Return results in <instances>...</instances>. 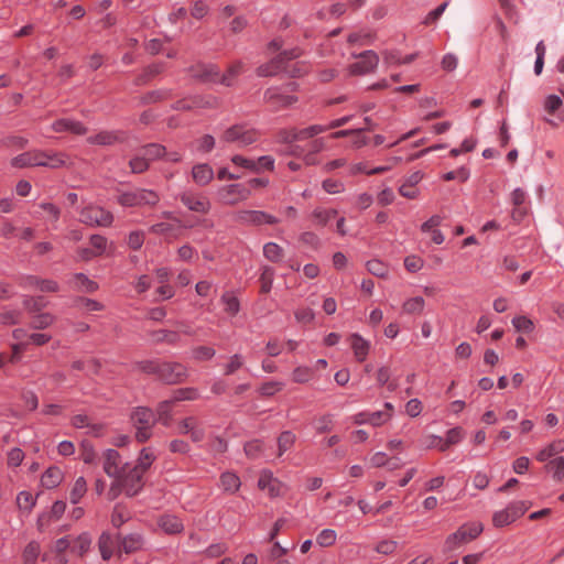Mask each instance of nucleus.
<instances>
[{"mask_svg": "<svg viewBox=\"0 0 564 564\" xmlns=\"http://www.w3.org/2000/svg\"><path fill=\"white\" fill-rule=\"evenodd\" d=\"M135 367L142 373L154 376L160 382L167 386L183 383L188 377V369L177 361L141 360Z\"/></svg>", "mask_w": 564, "mask_h": 564, "instance_id": "obj_1", "label": "nucleus"}, {"mask_svg": "<svg viewBox=\"0 0 564 564\" xmlns=\"http://www.w3.org/2000/svg\"><path fill=\"white\" fill-rule=\"evenodd\" d=\"M130 417L137 429L135 440L139 443L148 441L151 437V427L156 423L153 410L148 406H138L132 411Z\"/></svg>", "mask_w": 564, "mask_h": 564, "instance_id": "obj_2", "label": "nucleus"}, {"mask_svg": "<svg viewBox=\"0 0 564 564\" xmlns=\"http://www.w3.org/2000/svg\"><path fill=\"white\" fill-rule=\"evenodd\" d=\"M482 531L480 523L474 522L462 525L455 533L451 534L445 542L448 551L455 550L459 545L468 543L476 539Z\"/></svg>", "mask_w": 564, "mask_h": 564, "instance_id": "obj_3", "label": "nucleus"}, {"mask_svg": "<svg viewBox=\"0 0 564 564\" xmlns=\"http://www.w3.org/2000/svg\"><path fill=\"white\" fill-rule=\"evenodd\" d=\"M529 507L530 506L525 501H514L506 509L495 512L492 522L498 528L508 525L523 516Z\"/></svg>", "mask_w": 564, "mask_h": 564, "instance_id": "obj_4", "label": "nucleus"}, {"mask_svg": "<svg viewBox=\"0 0 564 564\" xmlns=\"http://www.w3.org/2000/svg\"><path fill=\"white\" fill-rule=\"evenodd\" d=\"M80 221L93 227H109L113 221V215L101 207L87 206L80 212Z\"/></svg>", "mask_w": 564, "mask_h": 564, "instance_id": "obj_5", "label": "nucleus"}, {"mask_svg": "<svg viewBox=\"0 0 564 564\" xmlns=\"http://www.w3.org/2000/svg\"><path fill=\"white\" fill-rule=\"evenodd\" d=\"M258 489L270 498L280 497L285 491L284 484L269 469H262L258 479Z\"/></svg>", "mask_w": 564, "mask_h": 564, "instance_id": "obj_6", "label": "nucleus"}, {"mask_svg": "<svg viewBox=\"0 0 564 564\" xmlns=\"http://www.w3.org/2000/svg\"><path fill=\"white\" fill-rule=\"evenodd\" d=\"M300 56V52L297 50H293L291 52H283L276 58L271 61L269 64L262 65L258 68L259 76H272L278 74L279 72H290L288 66L285 65V61H291Z\"/></svg>", "mask_w": 564, "mask_h": 564, "instance_id": "obj_7", "label": "nucleus"}, {"mask_svg": "<svg viewBox=\"0 0 564 564\" xmlns=\"http://www.w3.org/2000/svg\"><path fill=\"white\" fill-rule=\"evenodd\" d=\"M143 474L137 468H132L129 473H120L116 478L121 481L123 491L127 496L132 497L137 495L143 488L142 481Z\"/></svg>", "mask_w": 564, "mask_h": 564, "instance_id": "obj_8", "label": "nucleus"}, {"mask_svg": "<svg viewBox=\"0 0 564 564\" xmlns=\"http://www.w3.org/2000/svg\"><path fill=\"white\" fill-rule=\"evenodd\" d=\"M359 61L349 66L350 75H366L373 72L379 63V57L373 51H366L358 56Z\"/></svg>", "mask_w": 564, "mask_h": 564, "instance_id": "obj_9", "label": "nucleus"}, {"mask_svg": "<svg viewBox=\"0 0 564 564\" xmlns=\"http://www.w3.org/2000/svg\"><path fill=\"white\" fill-rule=\"evenodd\" d=\"M264 100L273 110H280L293 105L297 99L280 88H269L264 93Z\"/></svg>", "mask_w": 564, "mask_h": 564, "instance_id": "obj_10", "label": "nucleus"}, {"mask_svg": "<svg viewBox=\"0 0 564 564\" xmlns=\"http://www.w3.org/2000/svg\"><path fill=\"white\" fill-rule=\"evenodd\" d=\"M47 156L43 151H29L24 152L11 160V165L18 169L31 166H44V158Z\"/></svg>", "mask_w": 564, "mask_h": 564, "instance_id": "obj_11", "label": "nucleus"}, {"mask_svg": "<svg viewBox=\"0 0 564 564\" xmlns=\"http://www.w3.org/2000/svg\"><path fill=\"white\" fill-rule=\"evenodd\" d=\"M192 77L200 83H216L220 75L213 65L196 64L189 68Z\"/></svg>", "mask_w": 564, "mask_h": 564, "instance_id": "obj_12", "label": "nucleus"}, {"mask_svg": "<svg viewBox=\"0 0 564 564\" xmlns=\"http://www.w3.org/2000/svg\"><path fill=\"white\" fill-rule=\"evenodd\" d=\"M116 539L126 554L134 553L141 550L143 545V539L139 533H131L126 536L119 533Z\"/></svg>", "mask_w": 564, "mask_h": 564, "instance_id": "obj_13", "label": "nucleus"}, {"mask_svg": "<svg viewBox=\"0 0 564 564\" xmlns=\"http://www.w3.org/2000/svg\"><path fill=\"white\" fill-rule=\"evenodd\" d=\"M52 129L55 132L69 131L76 135H84L87 133V128L79 121L69 119H59L52 124Z\"/></svg>", "mask_w": 564, "mask_h": 564, "instance_id": "obj_14", "label": "nucleus"}, {"mask_svg": "<svg viewBox=\"0 0 564 564\" xmlns=\"http://www.w3.org/2000/svg\"><path fill=\"white\" fill-rule=\"evenodd\" d=\"M350 346L354 351L355 358L362 362L366 360L369 349H370V343L366 340L364 337H361L359 334H351L349 337Z\"/></svg>", "mask_w": 564, "mask_h": 564, "instance_id": "obj_15", "label": "nucleus"}, {"mask_svg": "<svg viewBox=\"0 0 564 564\" xmlns=\"http://www.w3.org/2000/svg\"><path fill=\"white\" fill-rule=\"evenodd\" d=\"M245 186L242 184H231L220 189L224 203L235 205L245 196Z\"/></svg>", "mask_w": 564, "mask_h": 564, "instance_id": "obj_16", "label": "nucleus"}, {"mask_svg": "<svg viewBox=\"0 0 564 564\" xmlns=\"http://www.w3.org/2000/svg\"><path fill=\"white\" fill-rule=\"evenodd\" d=\"M384 409L380 411L369 412L368 424L375 427L386 424L393 415L394 406L392 403H384Z\"/></svg>", "mask_w": 564, "mask_h": 564, "instance_id": "obj_17", "label": "nucleus"}, {"mask_svg": "<svg viewBox=\"0 0 564 564\" xmlns=\"http://www.w3.org/2000/svg\"><path fill=\"white\" fill-rule=\"evenodd\" d=\"M120 454L116 449H107L105 453L104 470L110 477H117L121 471L119 468Z\"/></svg>", "mask_w": 564, "mask_h": 564, "instance_id": "obj_18", "label": "nucleus"}, {"mask_svg": "<svg viewBox=\"0 0 564 564\" xmlns=\"http://www.w3.org/2000/svg\"><path fill=\"white\" fill-rule=\"evenodd\" d=\"M181 200L193 212L206 214L209 210V202L205 198L195 197L192 194L184 193L181 196Z\"/></svg>", "mask_w": 564, "mask_h": 564, "instance_id": "obj_19", "label": "nucleus"}, {"mask_svg": "<svg viewBox=\"0 0 564 564\" xmlns=\"http://www.w3.org/2000/svg\"><path fill=\"white\" fill-rule=\"evenodd\" d=\"M164 69V64L154 63L148 65L140 75L135 77L134 84L137 86H142L151 82L154 77L160 75Z\"/></svg>", "mask_w": 564, "mask_h": 564, "instance_id": "obj_20", "label": "nucleus"}, {"mask_svg": "<svg viewBox=\"0 0 564 564\" xmlns=\"http://www.w3.org/2000/svg\"><path fill=\"white\" fill-rule=\"evenodd\" d=\"M63 480V473L58 467H48L42 475V486L47 489L56 488Z\"/></svg>", "mask_w": 564, "mask_h": 564, "instance_id": "obj_21", "label": "nucleus"}, {"mask_svg": "<svg viewBox=\"0 0 564 564\" xmlns=\"http://www.w3.org/2000/svg\"><path fill=\"white\" fill-rule=\"evenodd\" d=\"M159 525L167 534H177L184 530L182 521L175 516H163L159 520Z\"/></svg>", "mask_w": 564, "mask_h": 564, "instance_id": "obj_22", "label": "nucleus"}, {"mask_svg": "<svg viewBox=\"0 0 564 564\" xmlns=\"http://www.w3.org/2000/svg\"><path fill=\"white\" fill-rule=\"evenodd\" d=\"M151 336L155 344L176 345L181 339L177 332L170 329L153 330Z\"/></svg>", "mask_w": 564, "mask_h": 564, "instance_id": "obj_23", "label": "nucleus"}, {"mask_svg": "<svg viewBox=\"0 0 564 564\" xmlns=\"http://www.w3.org/2000/svg\"><path fill=\"white\" fill-rule=\"evenodd\" d=\"M192 175L197 184L206 185L213 180L214 173L208 164H198L193 167Z\"/></svg>", "mask_w": 564, "mask_h": 564, "instance_id": "obj_24", "label": "nucleus"}, {"mask_svg": "<svg viewBox=\"0 0 564 564\" xmlns=\"http://www.w3.org/2000/svg\"><path fill=\"white\" fill-rule=\"evenodd\" d=\"M25 280L29 285L36 286L42 292L55 293L59 289L58 284L53 280L39 279L37 276L34 275H29Z\"/></svg>", "mask_w": 564, "mask_h": 564, "instance_id": "obj_25", "label": "nucleus"}, {"mask_svg": "<svg viewBox=\"0 0 564 564\" xmlns=\"http://www.w3.org/2000/svg\"><path fill=\"white\" fill-rule=\"evenodd\" d=\"M273 165L274 160L269 155L260 156L257 161L249 159V174L251 172L260 173L263 171H271Z\"/></svg>", "mask_w": 564, "mask_h": 564, "instance_id": "obj_26", "label": "nucleus"}, {"mask_svg": "<svg viewBox=\"0 0 564 564\" xmlns=\"http://www.w3.org/2000/svg\"><path fill=\"white\" fill-rule=\"evenodd\" d=\"M545 469L549 473H552V477L556 481H562L564 479V457L557 456L547 462L545 465Z\"/></svg>", "mask_w": 564, "mask_h": 564, "instance_id": "obj_27", "label": "nucleus"}, {"mask_svg": "<svg viewBox=\"0 0 564 564\" xmlns=\"http://www.w3.org/2000/svg\"><path fill=\"white\" fill-rule=\"evenodd\" d=\"M543 108L547 115L557 118V113L563 110V100L557 95H549L544 99Z\"/></svg>", "mask_w": 564, "mask_h": 564, "instance_id": "obj_28", "label": "nucleus"}, {"mask_svg": "<svg viewBox=\"0 0 564 564\" xmlns=\"http://www.w3.org/2000/svg\"><path fill=\"white\" fill-rule=\"evenodd\" d=\"M296 436L291 431H284L278 438V456L281 457L295 443Z\"/></svg>", "mask_w": 564, "mask_h": 564, "instance_id": "obj_29", "label": "nucleus"}, {"mask_svg": "<svg viewBox=\"0 0 564 564\" xmlns=\"http://www.w3.org/2000/svg\"><path fill=\"white\" fill-rule=\"evenodd\" d=\"M173 401L164 400L158 404L156 408V421L162 422L163 425L169 426L172 420L171 408Z\"/></svg>", "mask_w": 564, "mask_h": 564, "instance_id": "obj_30", "label": "nucleus"}, {"mask_svg": "<svg viewBox=\"0 0 564 564\" xmlns=\"http://www.w3.org/2000/svg\"><path fill=\"white\" fill-rule=\"evenodd\" d=\"M337 215L336 209H326V208H316L312 213V217L315 220L316 225L325 226L328 221L334 219Z\"/></svg>", "mask_w": 564, "mask_h": 564, "instance_id": "obj_31", "label": "nucleus"}, {"mask_svg": "<svg viewBox=\"0 0 564 564\" xmlns=\"http://www.w3.org/2000/svg\"><path fill=\"white\" fill-rule=\"evenodd\" d=\"M424 305V299L421 296H415L406 300L402 305V310L405 314H420L422 313Z\"/></svg>", "mask_w": 564, "mask_h": 564, "instance_id": "obj_32", "label": "nucleus"}, {"mask_svg": "<svg viewBox=\"0 0 564 564\" xmlns=\"http://www.w3.org/2000/svg\"><path fill=\"white\" fill-rule=\"evenodd\" d=\"M112 540L109 533L104 532L99 536L98 547L101 554L102 560L108 561L112 556Z\"/></svg>", "mask_w": 564, "mask_h": 564, "instance_id": "obj_33", "label": "nucleus"}, {"mask_svg": "<svg viewBox=\"0 0 564 564\" xmlns=\"http://www.w3.org/2000/svg\"><path fill=\"white\" fill-rule=\"evenodd\" d=\"M220 480L225 491L235 492L241 486L240 478L232 473H224Z\"/></svg>", "mask_w": 564, "mask_h": 564, "instance_id": "obj_34", "label": "nucleus"}, {"mask_svg": "<svg viewBox=\"0 0 564 564\" xmlns=\"http://www.w3.org/2000/svg\"><path fill=\"white\" fill-rule=\"evenodd\" d=\"M40 551V544L36 541H31L23 551V564H35Z\"/></svg>", "mask_w": 564, "mask_h": 564, "instance_id": "obj_35", "label": "nucleus"}, {"mask_svg": "<svg viewBox=\"0 0 564 564\" xmlns=\"http://www.w3.org/2000/svg\"><path fill=\"white\" fill-rule=\"evenodd\" d=\"M390 369L388 367H381L377 372V381L380 386L387 384L388 390L393 392L398 388V382L390 380Z\"/></svg>", "mask_w": 564, "mask_h": 564, "instance_id": "obj_36", "label": "nucleus"}, {"mask_svg": "<svg viewBox=\"0 0 564 564\" xmlns=\"http://www.w3.org/2000/svg\"><path fill=\"white\" fill-rule=\"evenodd\" d=\"M326 148V140L324 138L315 139L310 143V152L304 156L306 164H314V154L322 152Z\"/></svg>", "mask_w": 564, "mask_h": 564, "instance_id": "obj_37", "label": "nucleus"}, {"mask_svg": "<svg viewBox=\"0 0 564 564\" xmlns=\"http://www.w3.org/2000/svg\"><path fill=\"white\" fill-rule=\"evenodd\" d=\"M55 317L50 313H41L33 317L30 324L33 329H45L54 323Z\"/></svg>", "mask_w": 564, "mask_h": 564, "instance_id": "obj_38", "label": "nucleus"}, {"mask_svg": "<svg viewBox=\"0 0 564 564\" xmlns=\"http://www.w3.org/2000/svg\"><path fill=\"white\" fill-rule=\"evenodd\" d=\"M198 397V392L195 388H181L174 391L173 398L169 401H173L175 404L178 401L195 400Z\"/></svg>", "mask_w": 564, "mask_h": 564, "instance_id": "obj_39", "label": "nucleus"}, {"mask_svg": "<svg viewBox=\"0 0 564 564\" xmlns=\"http://www.w3.org/2000/svg\"><path fill=\"white\" fill-rule=\"evenodd\" d=\"M87 491V482L84 477L77 478L70 491V502L77 503Z\"/></svg>", "mask_w": 564, "mask_h": 564, "instance_id": "obj_40", "label": "nucleus"}, {"mask_svg": "<svg viewBox=\"0 0 564 564\" xmlns=\"http://www.w3.org/2000/svg\"><path fill=\"white\" fill-rule=\"evenodd\" d=\"M118 202L122 206L133 207L142 205L141 192L123 193L118 197Z\"/></svg>", "mask_w": 564, "mask_h": 564, "instance_id": "obj_41", "label": "nucleus"}, {"mask_svg": "<svg viewBox=\"0 0 564 564\" xmlns=\"http://www.w3.org/2000/svg\"><path fill=\"white\" fill-rule=\"evenodd\" d=\"M366 265L367 270L378 278H384L389 272L387 264L378 259L369 260Z\"/></svg>", "mask_w": 564, "mask_h": 564, "instance_id": "obj_42", "label": "nucleus"}, {"mask_svg": "<svg viewBox=\"0 0 564 564\" xmlns=\"http://www.w3.org/2000/svg\"><path fill=\"white\" fill-rule=\"evenodd\" d=\"M263 254L270 261L275 262V261H279L280 259H282L283 250L279 245H276L274 242H268L263 247Z\"/></svg>", "mask_w": 564, "mask_h": 564, "instance_id": "obj_43", "label": "nucleus"}, {"mask_svg": "<svg viewBox=\"0 0 564 564\" xmlns=\"http://www.w3.org/2000/svg\"><path fill=\"white\" fill-rule=\"evenodd\" d=\"M337 534L335 530L332 529H324L319 532V534L316 538V543L319 546L327 547L333 545L336 542Z\"/></svg>", "mask_w": 564, "mask_h": 564, "instance_id": "obj_44", "label": "nucleus"}, {"mask_svg": "<svg viewBox=\"0 0 564 564\" xmlns=\"http://www.w3.org/2000/svg\"><path fill=\"white\" fill-rule=\"evenodd\" d=\"M278 220L271 215L263 212L253 210L249 212V224L261 225V224H275Z\"/></svg>", "mask_w": 564, "mask_h": 564, "instance_id": "obj_45", "label": "nucleus"}, {"mask_svg": "<svg viewBox=\"0 0 564 564\" xmlns=\"http://www.w3.org/2000/svg\"><path fill=\"white\" fill-rule=\"evenodd\" d=\"M326 124H313L307 128L299 129L300 140L314 138L323 132H326Z\"/></svg>", "mask_w": 564, "mask_h": 564, "instance_id": "obj_46", "label": "nucleus"}, {"mask_svg": "<svg viewBox=\"0 0 564 564\" xmlns=\"http://www.w3.org/2000/svg\"><path fill=\"white\" fill-rule=\"evenodd\" d=\"M323 189L328 194H339L345 191V184L340 180L326 178L322 182Z\"/></svg>", "mask_w": 564, "mask_h": 564, "instance_id": "obj_47", "label": "nucleus"}, {"mask_svg": "<svg viewBox=\"0 0 564 564\" xmlns=\"http://www.w3.org/2000/svg\"><path fill=\"white\" fill-rule=\"evenodd\" d=\"M246 134L245 127L242 124H236L230 127L224 132L223 139L227 142H235Z\"/></svg>", "mask_w": 564, "mask_h": 564, "instance_id": "obj_48", "label": "nucleus"}, {"mask_svg": "<svg viewBox=\"0 0 564 564\" xmlns=\"http://www.w3.org/2000/svg\"><path fill=\"white\" fill-rule=\"evenodd\" d=\"M117 140L118 138L113 133L108 131L99 132L95 137L88 139L90 143L100 145H110L113 144Z\"/></svg>", "mask_w": 564, "mask_h": 564, "instance_id": "obj_49", "label": "nucleus"}, {"mask_svg": "<svg viewBox=\"0 0 564 564\" xmlns=\"http://www.w3.org/2000/svg\"><path fill=\"white\" fill-rule=\"evenodd\" d=\"M166 99V95L161 90H151L145 94H143L140 97V102L142 105H151V104H159Z\"/></svg>", "mask_w": 564, "mask_h": 564, "instance_id": "obj_50", "label": "nucleus"}, {"mask_svg": "<svg viewBox=\"0 0 564 564\" xmlns=\"http://www.w3.org/2000/svg\"><path fill=\"white\" fill-rule=\"evenodd\" d=\"M144 156L148 160L159 159L165 155V147L158 143H150L143 148Z\"/></svg>", "mask_w": 564, "mask_h": 564, "instance_id": "obj_51", "label": "nucleus"}, {"mask_svg": "<svg viewBox=\"0 0 564 564\" xmlns=\"http://www.w3.org/2000/svg\"><path fill=\"white\" fill-rule=\"evenodd\" d=\"M512 325L518 332L531 333L534 328L533 322L527 316H517L512 319Z\"/></svg>", "mask_w": 564, "mask_h": 564, "instance_id": "obj_52", "label": "nucleus"}, {"mask_svg": "<svg viewBox=\"0 0 564 564\" xmlns=\"http://www.w3.org/2000/svg\"><path fill=\"white\" fill-rule=\"evenodd\" d=\"M23 305L28 312L36 313L40 312L43 307H45L46 303L44 302V299L42 296H36L24 299Z\"/></svg>", "mask_w": 564, "mask_h": 564, "instance_id": "obj_53", "label": "nucleus"}, {"mask_svg": "<svg viewBox=\"0 0 564 564\" xmlns=\"http://www.w3.org/2000/svg\"><path fill=\"white\" fill-rule=\"evenodd\" d=\"M313 377V370L308 367H297L292 373V379L297 383H305Z\"/></svg>", "mask_w": 564, "mask_h": 564, "instance_id": "obj_54", "label": "nucleus"}, {"mask_svg": "<svg viewBox=\"0 0 564 564\" xmlns=\"http://www.w3.org/2000/svg\"><path fill=\"white\" fill-rule=\"evenodd\" d=\"M153 460V454L149 453L147 448H143L141 451L138 464L134 466V468L139 469V471H141L144 475V473L149 469Z\"/></svg>", "mask_w": 564, "mask_h": 564, "instance_id": "obj_55", "label": "nucleus"}, {"mask_svg": "<svg viewBox=\"0 0 564 564\" xmlns=\"http://www.w3.org/2000/svg\"><path fill=\"white\" fill-rule=\"evenodd\" d=\"M17 505L21 510L30 511L35 505V500L28 491H21L17 497Z\"/></svg>", "mask_w": 564, "mask_h": 564, "instance_id": "obj_56", "label": "nucleus"}, {"mask_svg": "<svg viewBox=\"0 0 564 564\" xmlns=\"http://www.w3.org/2000/svg\"><path fill=\"white\" fill-rule=\"evenodd\" d=\"M283 388V383L279 381H269L263 383L259 388V393L263 397H271L276 392L281 391Z\"/></svg>", "mask_w": 564, "mask_h": 564, "instance_id": "obj_57", "label": "nucleus"}, {"mask_svg": "<svg viewBox=\"0 0 564 564\" xmlns=\"http://www.w3.org/2000/svg\"><path fill=\"white\" fill-rule=\"evenodd\" d=\"M273 276H274V271L272 268L263 269L261 276H260V284H261L262 293H268L271 290Z\"/></svg>", "mask_w": 564, "mask_h": 564, "instance_id": "obj_58", "label": "nucleus"}, {"mask_svg": "<svg viewBox=\"0 0 564 564\" xmlns=\"http://www.w3.org/2000/svg\"><path fill=\"white\" fill-rule=\"evenodd\" d=\"M75 543L76 545L74 546L73 551L76 550L79 556H84V554L87 553L90 547L91 540L87 533H83L76 539Z\"/></svg>", "mask_w": 564, "mask_h": 564, "instance_id": "obj_59", "label": "nucleus"}, {"mask_svg": "<svg viewBox=\"0 0 564 564\" xmlns=\"http://www.w3.org/2000/svg\"><path fill=\"white\" fill-rule=\"evenodd\" d=\"M192 354L196 360L204 361L209 360L215 356V349L207 346H199L194 348Z\"/></svg>", "mask_w": 564, "mask_h": 564, "instance_id": "obj_60", "label": "nucleus"}, {"mask_svg": "<svg viewBox=\"0 0 564 564\" xmlns=\"http://www.w3.org/2000/svg\"><path fill=\"white\" fill-rule=\"evenodd\" d=\"M469 177V170L466 167H459L456 171L447 172L443 175L444 181H453L459 180L460 182H466Z\"/></svg>", "mask_w": 564, "mask_h": 564, "instance_id": "obj_61", "label": "nucleus"}, {"mask_svg": "<svg viewBox=\"0 0 564 564\" xmlns=\"http://www.w3.org/2000/svg\"><path fill=\"white\" fill-rule=\"evenodd\" d=\"M129 165L132 173H142L149 169V160L145 156H135L130 160Z\"/></svg>", "mask_w": 564, "mask_h": 564, "instance_id": "obj_62", "label": "nucleus"}, {"mask_svg": "<svg viewBox=\"0 0 564 564\" xmlns=\"http://www.w3.org/2000/svg\"><path fill=\"white\" fill-rule=\"evenodd\" d=\"M423 259L417 256H409L404 259V267L409 272H417L423 268Z\"/></svg>", "mask_w": 564, "mask_h": 564, "instance_id": "obj_63", "label": "nucleus"}, {"mask_svg": "<svg viewBox=\"0 0 564 564\" xmlns=\"http://www.w3.org/2000/svg\"><path fill=\"white\" fill-rule=\"evenodd\" d=\"M223 301L226 304V311L230 314H236L239 311L240 304L238 299L231 293H225L223 295Z\"/></svg>", "mask_w": 564, "mask_h": 564, "instance_id": "obj_64", "label": "nucleus"}]
</instances>
